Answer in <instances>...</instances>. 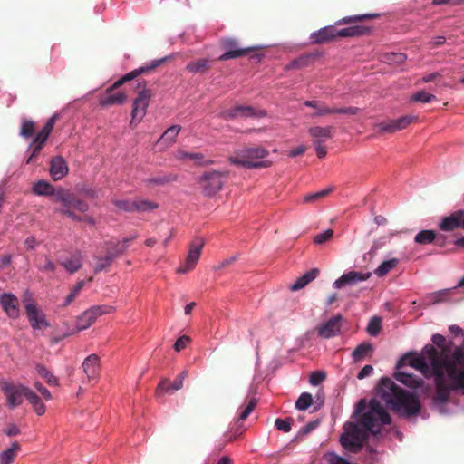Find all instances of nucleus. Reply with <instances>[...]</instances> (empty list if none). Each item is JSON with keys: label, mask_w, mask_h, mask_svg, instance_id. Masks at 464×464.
I'll return each instance as SVG.
<instances>
[{"label": "nucleus", "mask_w": 464, "mask_h": 464, "mask_svg": "<svg viewBox=\"0 0 464 464\" xmlns=\"http://www.w3.org/2000/svg\"><path fill=\"white\" fill-rule=\"evenodd\" d=\"M391 421V415L381 401L372 398L361 421H348L343 425L344 430L340 436V443L348 450L357 452L362 448L363 441L369 433L376 436L380 432L381 426L388 425Z\"/></svg>", "instance_id": "nucleus-1"}, {"label": "nucleus", "mask_w": 464, "mask_h": 464, "mask_svg": "<svg viewBox=\"0 0 464 464\" xmlns=\"http://www.w3.org/2000/svg\"><path fill=\"white\" fill-rule=\"evenodd\" d=\"M377 393L399 417L416 416L420 411L421 403L417 393L401 388L389 377L381 378Z\"/></svg>", "instance_id": "nucleus-2"}, {"label": "nucleus", "mask_w": 464, "mask_h": 464, "mask_svg": "<svg viewBox=\"0 0 464 464\" xmlns=\"http://www.w3.org/2000/svg\"><path fill=\"white\" fill-rule=\"evenodd\" d=\"M379 16L378 14H363L356 15H348L339 19L334 24L324 26L311 33L309 39L312 44H323L334 40L335 37H357L366 35L371 33L372 27L361 24H353L344 28L337 29L335 25L347 24L362 21L366 18Z\"/></svg>", "instance_id": "nucleus-3"}, {"label": "nucleus", "mask_w": 464, "mask_h": 464, "mask_svg": "<svg viewBox=\"0 0 464 464\" xmlns=\"http://www.w3.org/2000/svg\"><path fill=\"white\" fill-rule=\"evenodd\" d=\"M0 389L6 397L8 409H14L23 403V398L29 391V387L22 383H14L5 379L0 381Z\"/></svg>", "instance_id": "nucleus-4"}, {"label": "nucleus", "mask_w": 464, "mask_h": 464, "mask_svg": "<svg viewBox=\"0 0 464 464\" xmlns=\"http://www.w3.org/2000/svg\"><path fill=\"white\" fill-rule=\"evenodd\" d=\"M225 177V173L219 170L204 172L198 178V181L202 185V194L208 198L217 195L224 185Z\"/></svg>", "instance_id": "nucleus-5"}, {"label": "nucleus", "mask_w": 464, "mask_h": 464, "mask_svg": "<svg viewBox=\"0 0 464 464\" xmlns=\"http://www.w3.org/2000/svg\"><path fill=\"white\" fill-rule=\"evenodd\" d=\"M218 116L225 121H231L237 118L260 119L266 117L267 111L266 110H257L251 105H237L220 111Z\"/></svg>", "instance_id": "nucleus-6"}, {"label": "nucleus", "mask_w": 464, "mask_h": 464, "mask_svg": "<svg viewBox=\"0 0 464 464\" xmlns=\"http://www.w3.org/2000/svg\"><path fill=\"white\" fill-rule=\"evenodd\" d=\"M436 392L432 399V407L437 410L440 415L449 416L452 414V411L448 408L447 403L449 401L451 392L456 391L451 389L450 386L446 383V380L434 382Z\"/></svg>", "instance_id": "nucleus-7"}, {"label": "nucleus", "mask_w": 464, "mask_h": 464, "mask_svg": "<svg viewBox=\"0 0 464 464\" xmlns=\"http://www.w3.org/2000/svg\"><path fill=\"white\" fill-rule=\"evenodd\" d=\"M222 46L225 52L218 57L219 61H227L238 57H242L247 55L254 51H256L260 48H265L266 46L262 45H253L249 47H239L238 43L234 38H227L223 41Z\"/></svg>", "instance_id": "nucleus-8"}, {"label": "nucleus", "mask_w": 464, "mask_h": 464, "mask_svg": "<svg viewBox=\"0 0 464 464\" xmlns=\"http://www.w3.org/2000/svg\"><path fill=\"white\" fill-rule=\"evenodd\" d=\"M151 98V92L148 89H143L139 92L137 97L133 101L131 111L130 123H140L146 115L150 101Z\"/></svg>", "instance_id": "nucleus-9"}, {"label": "nucleus", "mask_w": 464, "mask_h": 464, "mask_svg": "<svg viewBox=\"0 0 464 464\" xmlns=\"http://www.w3.org/2000/svg\"><path fill=\"white\" fill-rule=\"evenodd\" d=\"M372 276L371 272L351 270L343 273L333 283L334 289H341L344 286H353L359 283L365 282Z\"/></svg>", "instance_id": "nucleus-10"}, {"label": "nucleus", "mask_w": 464, "mask_h": 464, "mask_svg": "<svg viewBox=\"0 0 464 464\" xmlns=\"http://www.w3.org/2000/svg\"><path fill=\"white\" fill-rule=\"evenodd\" d=\"M343 316L341 314H334L317 328V334L324 339H331L342 333Z\"/></svg>", "instance_id": "nucleus-11"}, {"label": "nucleus", "mask_w": 464, "mask_h": 464, "mask_svg": "<svg viewBox=\"0 0 464 464\" xmlns=\"http://www.w3.org/2000/svg\"><path fill=\"white\" fill-rule=\"evenodd\" d=\"M25 313L29 324L34 332L50 326V323L47 321L45 314L38 307L37 304L26 305Z\"/></svg>", "instance_id": "nucleus-12"}, {"label": "nucleus", "mask_w": 464, "mask_h": 464, "mask_svg": "<svg viewBox=\"0 0 464 464\" xmlns=\"http://www.w3.org/2000/svg\"><path fill=\"white\" fill-rule=\"evenodd\" d=\"M408 359V364L420 371L422 373H426L430 370V363L427 357L422 353H417L414 352H409L405 353L396 363V368L400 369L403 365V361Z\"/></svg>", "instance_id": "nucleus-13"}, {"label": "nucleus", "mask_w": 464, "mask_h": 464, "mask_svg": "<svg viewBox=\"0 0 464 464\" xmlns=\"http://www.w3.org/2000/svg\"><path fill=\"white\" fill-rule=\"evenodd\" d=\"M0 304L8 317L16 319L20 316L19 301L14 294L7 292L1 294Z\"/></svg>", "instance_id": "nucleus-14"}, {"label": "nucleus", "mask_w": 464, "mask_h": 464, "mask_svg": "<svg viewBox=\"0 0 464 464\" xmlns=\"http://www.w3.org/2000/svg\"><path fill=\"white\" fill-rule=\"evenodd\" d=\"M446 383H448L451 389L457 391L464 387V369L459 370L456 365L449 363L445 370Z\"/></svg>", "instance_id": "nucleus-15"}, {"label": "nucleus", "mask_w": 464, "mask_h": 464, "mask_svg": "<svg viewBox=\"0 0 464 464\" xmlns=\"http://www.w3.org/2000/svg\"><path fill=\"white\" fill-rule=\"evenodd\" d=\"M68 164L62 156H55L51 159L49 174L53 180L57 181L62 179L68 174Z\"/></svg>", "instance_id": "nucleus-16"}, {"label": "nucleus", "mask_w": 464, "mask_h": 464, "mask_svg": "<svg viewBox=\"0 0 464 464\" xmlns=\"http://www.w3.org/2000/svg\"><path fill=\"white\" fill-rule=\"evenodd\" d=\"M170 57H171V55H167V56L160 58V59L151 60L150 63H146L130 72L125 73L121 78L123 81V82L125 83L126 82L135 79L137 76H139L140 74H141L143 72L154 70L155 68L160 66L162 63L169 60Z\"/></svg>", "instance_id": "nucleus-17"}, {"label": "nucleus", "mask_w": 464, "mask_h": 464, "mask_svg": "<svg viewBox=\"0 0 464 464\" xmlns=\"http://www.w3.org/2000/svg\"><path fill=\"white\" fill-rule=\"evenodd\" d=\"M96 322L95 315L93 312L90 309L84 311L81 315L77 317L75 329L72 331H67L63 334V336H70L74 334L75 333L84 331L88 329L92 324Z\"/></svg>", "instance_id": "nucleus-18"}, {"label": "nucleus", "mask_w": 464, "mask_h": 464, "mask_svg": "<svg viewBox=\"0 0 464 464\" xmlns=\"http://www.w3.org/2000/svg\"><path fill=\"white\" fill-rule=\"evenodd\" d=\"M82 368L88 380L95 379L100 369V357L96 353L88 355L83 360Z\"/></svg>", "instance_id": "nucleus-19"}, {"label": "nucleus", "mask_w": 464, "mask_h": 464, "mask_svg": "<svg viewBox=\"0 0 464 464\" xmlns=\"http://www.w3.org/2000/svg\"><path fill=\"white\" fill-rule=\"evenodd\" d=\"M464 210L459 209L451 213L450 216L444 217L439 223V227L442 231H452L460 227V218H463Z\"/></svg>", "instance_id": "nucleus-20"}, {"label": "nucleus", "mask_w": 464, "mask_h": 464, "mask_svg": "<svg viewBox=\"0 0 464 464\" xmlns=\"http://www.w3.org/2000/svg\"><path fill=\"white\" fill-rule=\"evenodd\" d=\"M430 368L432 370V374L434 376V382L446 380L445 370L449 365V361L446 355L441 358H430L429 361Z\"/></svg>", "instance_id": "nucleus-21"}, {"label": "nucleus", "mask_w": 464, "mask_h": 464, "mask_svg": "<svg viewBox=\"0 0 464 464\" xmlns=\"http://www.w3.org/2000/svg\"><path fill=\"white\" fill-rule=\"evenodd\" d=\"M394 378L396 381L411 389L420 388L423 384V381L415 374L401 371L400 369L395 371Z\"/></svg>", "instance_id": "nucleus-22"}, {"label": "nucleus", "mask_w": 464, "mask_h": 464, "mask_svg": "<svg viewBox=\"0 0 464 464\" xmlns=\"http://www.w3.org/2000/svg\"><path fill=\"white\" fill-rule=\"evenodd\" d=\"M203 246L204 242L201 238H197L190 244L186 259L187 265H188L189 267H195V266L198 264Z\"/></svg>", "instance_id": "nucleus-23"}, {"label": "nucleus", "mask_w": 464, "mask_h": 464, "mask_svg": "<svg viewBox=\"0 0 464 464\" xmlns=\"http://www.w3.org/2000/svg\"><path fill=\"white\" fill-rule=\"evenodd\" d=\"M319 272L320 271L318 268H312L304 273L303 276L298 277L293 285H290L291 291H298L305 287L309 283L314 281L318 276Z\"/></svg>", "instance_id": "nucleus-24"}, {"label": "nucleus", "mask_w": 464, "mask_h": 464, "mask_svg": "<svg viewBox=\"0 0 464 464\" xmlns=\"http://www.w3.org/2000/svg\"><path fill=\"white\" fill-rule=\"evenodd\" d=\"M230 162L236 166L243 167L247 169H258V168H267L271 165V161L269 160H244L239 157H231Z\"/></svg>", "instance_id": "nucleus-25"}, {"label": "nucleus", "mask_w": 464, "mask_h": 464, "mask_svg": "<svg viewBox=\"0 0 464 464\" xmlns=\"http://www.w3.org/2000/svg\"><path fill=\"white\" fill-rule=\"evenodd\" d=\"M126 100H127L126 94H124L121 92L114 93V94H111V92H108V93L106 92L104 95H102L99 99V103H100L101 107L106 108L108 106H111V105H115V104L121 105L126 102Z\"/></svg>", "instance_id": "nucleus-26"}, {"label": "nucleus", "mask_w": 464, "mask_h": 464, "mask_svg": "<svg viewBox=\"0 0 464 464\" xmlns=\"http://www.w3.org/2000/svg\"><path fill=\"white\" fill-rule=\"evenodd\" d=\"M373 350V344L369 342L359 343L351 354L353 362H359L362 361L368 354L372 353Z\"/></svg>", "instance_id": "nucleus-27"}, {"label": "nucleus", "mask_w": 464, "mask_h": 464, "mask_svg": "<svg viewBox=\"0 0 464 464\" xmlns=\"http://www.w3.org/2000/svg\"><path fill=\"white\" fill-rule=\"evenodd\" d=\"M21 449L18 441L11 442L10 446L0 453V464H12Z\"/></svg>", "instance_id": "nucleus-28"}, {"label": "nucleus", "mask_w": 464, "mask_h": 464, "mask_svg": "<svg viewBox=\"0 0 464 464\" xmlns=\"http://www.w3.org/2000/svg\"><path fill=\"white\" fill-rule=\"evenodd\" d=\"M44 142H41L40 140H36V139H33L32 142L27 147V158L25 160L26 164H34L36 162V159L39 157Z\"/></svg>", "instance_id": "nucleus-29"}, {"label": "nucleus", "mask_w": 464, "mask_h": 464, "mask_svg": "<svg viewBox=\"0 0 464 464\" xmlns=\"http://www.w3.org/2000/svg\"><path fill=\"white\" fill-rule=\"evenodd\" d=\"M268 155L267 150L263 147L245 148L240 152V159L244 160H262Z\"/></svg>", "instance_id": "nucleus-30"}, {"label": "nucleus", "mask_w": 464, "mask_h": 464, "mask_svg": "<svg viewBox=\"0 0 464 464\" xmlns=\"http://www.w3.org/2000/svg\"><path fill=\"white\" fill-rule=\"evenodd\" d=\"M178 176L175 174H162L156 177L147 178L143 182L149 187L165 186L170 182L176 181Z\"/></svg>", "instance_id": "nucleus-31"}, {"label": "nucleus", "mask_w": 464, "mask_h": 464, "mask_svg": "<svg viewBox=\"0 0 464 464\" xmlns=\"http://www.w3.org/2000/svg\"><path fill=\"white\" fill-rule=\"evenodd\" d=\"M334 128L332 126H314L308 130L309 134L314 140H325L333 137Z\"/></svg>", "instance_id": "nucleus-32"}, {"label": "nucleus", "mask_w": 464, "mask_h": 464, "mask_svg": "<svg viewBox=\"0 0 464 464\" xmlns=\"http://www.w3.org/2000/svg\"><path fill=\"white\" fill-rule=\"evenodd\" d=\"M25 399L34 408L35 413L38 416H42L45 413V405L43 402L42 399L29 388L28 392L25 394Z\"/></svg>", "instance_id": "nucleus-33"}, {"label": "nucleus", "mask_w": 464, "mask_h": 464, "mask_svg": "<svg viewBox=\"0 0 464 464\" xmlns=\"http://www.w3.org/2000/svg\"><path fill=\"white\" fill-rule=\"evenodd\" d=\"M306 107L314 109V112L312 114V117H322L326 114L333 113L334 108L327 107L315 100L305 101L304 103Z\"/></svg>", "instance_id": "nucleus-34"}, {"label": "nucleus", "mask_w": 464, "mask_h": 464, "mask_svg": "<svg viewBox=\"0 0 464 464\" xmlns=\"http://www.w3.org/2000/svg\"><path fill=\"white\" fill-rule=\"evenodd\" d=\"M181 130L180 125H171L169 126L160 136L159 139V142L165 143L167 146L174 143L176 141L177 136Z\"/></svg>", "instance_id": "nucleus-35"}, {"label": "nucleus", "mask_w": 464, "mask_h": 464, "mask_svg": "<svg viewBox=\"0 0 464 464\" xmlns=\"http://www.w3.org/2000/svg\"><path fill=\"white\" fill-rule=\"evenodd\" d=\"M437 232L432 229H422L419 231L414 237V242L419 245H428L435 241Z\"/></svg>", "instance_id": "nucleus-36"}, {"label": "nucleus", "mask_w": 464, "mask_h": 464, "mask_svg": "<svg viewBox=\"0 0 464 464\" xmlns=\"http://www.w3.org/2000/svg\"><path fill=\"white\" fill-rule=\"evenodd\" d=\"M180 160H193L200 166H208L214 163L213 160H204V155L200 152L179 151Z\"/></svg>", "instance_id": "nucleus-37"}, {"label": "nucleus", "mask_w": 464, "mask_h": 464, "mask_svg": "<svg viewBox=\"0 0 464 464\" xmlns=\"http://www.w3.org/2000/svg\"><path fill=\"white\" fill-rule=\"evenodd\" d=\"M61 265L68 273L74 274L82 266L81 255L79 254L75 256L66 258L61 263Z\"/></svg>", "instance_id": "nucleus-38"}, {"label": "nucleus", "mask_w": 464, "mask_h": 464, "mask_svg": "<svg viewBox=\"0 0 464 464\" xmlns=\"http://www.w3.org/2000/svg\"><path fill=\"white\" fill-rule=\"evenodd\" d=\"M399 262L400 260L395 257L389 260H384L374 270V274L378 277H382L386 276L392 268H394L399 264Z\"/></svg>", "instance_id": "nucleus-39"}, {"label": "nucleus", "mask_w": 464, "mask_h": 464, "mask_svg": "<svg viewBox=\"0 0 464 464\" xmlns=\"http://www.w3.org/2000/svg\"><path fill=\"white\" fill-rule=\"evenodd\" d=\"M35 370L37 373L42 376L49 386H58L59 380L44 365L36 364Z\"/></svg>", "instance_id": "nucleus-40"}, {"label": "nucleus", "mask_w": 464, "mask_h": 464, "mask_svg": "<svg viewBox=\"0 0 464 464\" xmlns=\"http://www.w3.org/2000/svg\"><path fill=\"white\" fill-rule=\"evenodd\" d=\"M96 264L93 267V271L95 274H99L104 271L108 266H110L114 261V257L112 254H110L108 251L105 256H96Z\"/></svg>", "instance_id": "nucleus-41"}, {"label": "nucleus", "mask_w": 464, "mask_h": 464, "mask_svg": "<svg viewBox=\"0 0 464 464\" xmlns=\"http://www.w3.org/2000/svg\"><path fill=\"white\" fill-rule=\"evenodd\" d=\"M159 208V204L140 198H135V211L147 213L151 212Z\"/></svg>", "instance_id": "nucleus-42"}, {"label": "nucleus", "mask_w": 464, "mask_h": 464, "mask_svg": "<svg viewBox=\"0 0 464 464\" xmlns=\"http://www.w3.org/2000/svg\"><path fill=\"white\" fill-rule=\"evenodd\" d=\"M33 192L37 196H51L54 193V187L42 179L34 183Z\"/></svg>", "instance_id": "nucleus-43"}, {"label": "nucleus", "mask_w": 464, "mask_h": 464, "mask_svg": "<svg viewBox=\"0 0 464 464\" xmlns=\"http://www.w3.org/2000/svg\"><path fill=\"white\" fill-rule=\"evenodd\" d=\"M57 118V115H53L43 126L41 130L37 133V135L34 137L36 140H40L41 142H46L48 137L50 136V133L52 130L53 129V125L55 122V120Z\"/></svg>", "instance_id": "nucleus-44"}, {"label": "nucleus", "mask_w": 464, "mask_h": 464, "mask_svg": "<svg viewBox=\"0 0 464 464\" xmlns=\"http://www.w3.org/2000/svg\"><path fill=\"white\" fill-rule=\"evenodd\" d=\"M183 386V381L177 377L173 382L169 383L168 380H163L159 384V390L163 392L172 393L180 390Z\"/></svg>", "instance_id": "nucleus-45"}, {"label": "nucleus", "mask_w": 464, "mask_h": 464, "mask_svg": "<svg viewBox=\"0 0 464 464\" xmlns=\"http://www.w3.org/2000/svg\"><path fill=\"white\" fill-rule=\"evenodd\" d=\"M449 363L464 366V343L457 346L451 355H446Z\"/></svg>", "instance_id": "nucleus-46"}, {"label": "nucleus", "mask_w": 464, "mask_h": 464, "mask_svg": "<svg viewBox=\"0 0 464 464\" xmlns=\"http://www.w3.org/2000/svg\"><path fill=\"white\" fill-rule=\"evenodd\" d=\"M209 67L208 58L198 59L187 63L186 69L192 73L203 72Z\"/></svg>", "instance_id": "nucleus-47"}, {"label": "nucleus", "mask_w": 464, "mask_h": 464, "mask_svg": "<svg viewBox=\"0 0 464 464\" xmlns=\"http://www.w3.org/2000/svg\"><path fill=\"white\" fill-rule=\"evenodd\" d=\"M313 403V397L309 392L300 394L295 401V409L301 411H306Z\"/></svg>", "instance_id": "nucleus-48"}, {"label": "nucleus", "mask_w": 464, "mask_h": 464, "mask_svg": "<svg viewBox=\"0 0 464 464\" xmlns=\"http://www.w3.org/2000/svg\"><path fill=\"white\" fill-rule=\"evenodd\" d=\"M382 329V317L380 316H372L366 327V331L369 335L375 337L377 336Z\"/></svg>", "instance_id": "nucleus-49"}, {"label": "nucleus", "mask_w": 464, "mask_h": 464, "mask_svg": "<svg viewBox=\"0 0 464 464\" xmlns=\"http://www.w3.org/2000/svg\"><path fill=\"white\" fill-rule=\"evenodd\" d=\"M112 203L119 210L126 213L135 212V199H115Z\"/></svg>", "instance_id": "nucleus-50"}, {"label": "nucleus", "mask_w": 464, "mask_h": 464, "mask_svg": "<svg viewBox=\"0 0 464 464\" xmlns=\"http://www.w3.org/2000/svg\"><path fill=\"white\" fill-rule=\"evenodd\" d=\"M310 56L309 55H301L294 60H292L289 63L285 66V71L299 69L308 65Z\"/></svg>", "instance_id": "nucleus-51"}, {"label": "nucleus", "mask_w": 464, "mask_h": 464, "mask_svg": "<svg viewBox=\"0 0 464 464\" xmlns=\"http://www.w3.org/2000/svg\"><path fill=\"white\" fill-rule=\"evenodd\" d=\"M434 100H436V96L434 94L425 92L424 90L416 92L411 97V101L419 102L421 103H429Z\"/></svg>", "instance_id": "nucleus-52"}, {"label": "nucleus", "mask_w": 464, "mask_h": 464, "mask_svg": "<svg viewBox=\"0 0 464 464\" xmlns=\"http://www.w3.org/2000/svg\"><path fill=\"white\" fill-rule=\"evenodd\" d=\"M375 128L381 133H393L398 131L393 119L382 121L375 124Z\"/></svg>", "instance_id": "nucleus-53"}, {"label": "nucleus", "mask_w": 464, "mask_h": 464, "mask_svg": "<svg viewBox=\"0 0 464 464\" xmlns=\"http://www.w3.org/2000/svg\"><path fill=\"white\" fill-rule=\"evenodd\" d=\"M34 132V122L30 120H24L22 121L20 136L24 139H29L33 136Z\"/></svg>", "instance_id": "nucleus-54"}, {"label": "nucleus", "mask_w": 464, "mask_h": 464, "mask_svg": "<svg viewBox=\"0 0 464 464\" xmlns=\"http://www.w3.org/2000/svg\"><path fill=\"white\" fill-rule=\"evenodd\" d=\"M398 233H399L398 231H393L388 237H381L375 239L372 242V245L371 246L370 252L373 253V252H376L377 250L382 248L390 241V239L393 236L398 235Z\"/></svg>", "instance_id": "nucleus-55"}, {"label": "nucleus", "mask_w": 464, "mask_h": 464, "mask_svg": "<svg viewBox=\"0 0 464 464\" xmlns=\"http://www.w3.org/2000/svg\"><path fill=\"white\" fill-rule=\"evenodd\" d=\"M332 191H333V187H329L327 188H324V189H322V190H319V191H316L314 193L307 194L304 198V202L310 203V202L316 201L317 199H319L324 196H327Z\"/></svg>", "instance_id": "nucleus-56"}, {"label": "nucleus", "mask_w": 464, "mask_h": 464, "mask_svg": "<svg viewBox=\"0 0 464 464\" xmlns=\"http://www.w3.org/2000/svg\"><path fill=\"white\" fill-rule=\"evenodd\" d=\"M320 423H321L320 419H316V420L307 422L304 427H302L298 430L296 437L305 436V435L311 433L320 425Z\"/></svg>", "instance_id": "nucleus-57"}, {"label": "nucleus", "mask_w": 464, "mask_h": 464, "mask_svg": "<svg viewBox=\"0 0 464 464\" xmlns=\"http://www.w3.org/2000/svg\"><path fill=\"white\" fill-rule=\"evenodd\" d=\"M106 245L110 246L111 248L108 250L110 254H112L113 257L116 258L127 250L126 246H123L121 241L113 242H106Z\"/></svg>", "instance_id": "nucleus-58"}, {"label": "nucleus", "mask_w": 464, "mask_h": 464, "mask_svg": "<svg viewBox=\"0 0 464 464\" xmlns=\"http://www.w3.org/2000/svg\"><path fill=\"white\" fill-rule=\"evenodd\" d=\"M85 282L83 280L82 281H79L76 285L74 286V288L71 291V293L65 297L63 303V306H68L73 300L74 298L77 296V295L79 294V292L82 289L83 285H84Z\"/></svg>", "instance_id": "nucleus-59"}, {"label": "nucleus", "mask_w": 464, "mask_h": 464, "mask_svg": "<svg viewBox=\"0 0 464 464\" xmlns=\"http://www.w3.org/2000/svg\"><path fill=\"white\" fill-rule=\"evenodd\" d=\"M414 120V116L404 115L397 119H393L397 130H401L407 128Z\"/></svg>", "instance_id": "nucleus-60"}, {"label": "nucleus", "mask_w": 464, "mask_h": 464, "mask_svg": "<svg viewBox=\"0 0 464 464\" xmlns=\"http://www.w3.org/2000/svg\"><path fill=\"white\" fill-rule=\"evenodd\" d=\"M334 236V230L331 228L325 229L323 232L317 234L314 237V243L315 245H322L331 239Z\"/></svg>", "instance_id": "nucleus-61"}, {"label": "nucleus", "mask_w": 464, "mask_h": 464, "mask_svg": "<svg viewBox=\"0 0 464 464\" xmlns=\"http://www.w3.org/2000/svg\"><path fill=\"white\" fill-rule=\"evenodd\" d=\"M275 426L278 430H281L285 433H287L291 430L292 428V419H280L277 418L275 421Z\"/></svg>", "instance_id": "nucleus-62"}, {"label": "nucleus", "mask_w": 464, "mask_h": 464, "mask_svg": "<svg viewBox=\"0 0 464 464\" xmlns=\"http://www.w3.org/2000/svg\"><path fill=\"white\" fill-rule=\"evenodd\" d=\"M407 60V55L403 53H390L386 55V61L389 63L401 64Z\"/></svg>", "instance_id": "nucleus-63"}, {"label": "nucleus", "mask_w": 464, "mask_h": 464, "mask_svg": "<svg viewBox=\"0 0 464 464\" xmlns=\"http://www.w3.org/2000/svg\"><path fill=\"white\" fill-rule=\"evenodd\" d=\"M326 378V373L324 371H314L311 373L309 382L313 386H318Z\"/></svg>", "instance_id": "nucleus-64"}]
</instances>
